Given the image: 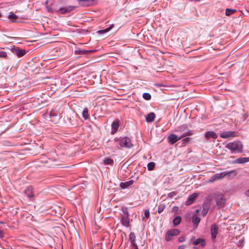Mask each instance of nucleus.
I'll use <instances>...</instances> for the list:
<instances>
[{"mask_svg": "<svg viewBox=\"0 0 249 249\" xmlns=\"http://www.w3.org/2000/svg\"><path fill=\"white\" fill-rule=\"evenodd\" d=\"M226 148L231 150V153H241L242 152L243 145L239 141H234L229 142L225 146Z\"/></svg>", "mask_w": 249, "mask_h": 249, "instance_id": "nucleus-1", "label": "nucleus"}, {"mask_svg": "<svg viewBox=\"0 0 249 249\" xmlns=\"http://www.w3.org/2000/svg\"><path fill=\"white\" fill-rule=\"evenodd\" d=\"M176 132L180 134L179 137L181 139L192 135L191 130H190L185 124L182 125L178 127V129L176 130Z\"/></svg>", "mask_w": 249, "mask_h": 249, "instance_id": "nucleus-2", "label": "nucleus"}, {"mask_svg": "<svg viewBox=\"0 0 249 249\" xmlns=\"http://www.w3.org/2000/svg\"><path fill=\"white\" fill-rule=\"evenodd\" d=\"M115 142H119V144L122 147H125L126 148H130L133 146V144L131 142L130 139L126 137L121 139L115 138L114 140Z\"/></svg>", "mask_w": 249, "mask_h": 249, "instance_id": "nucleus-3", "label": "nucleus"}, {"mask_svg": "<svg viewBox=\"0 0 249 249\" xmlns=\"http://www.w3.org/2000/svg\"><path fill=\"white\" fill-rule=\"evenodd\" d=\"M215 200L219 209L224 207L226 203V199L222 194H217L215 195Z\"/></svg>", "mask_w": 249, "mask_h": 249, "instance_id": "nucleus-4", "label": "nucleus"}, {"mask_svg": "<svg viewBox=\"0 0 249 249\" xmlns=\"http://www.w3.org/2000/svg\"><path fill=\"white\" fill-rule=\"evenodd\" d=\"M179 233V231L176 229L168 230L165 234V238L166 241H170L172 239L173 236L178 235Z\"/></svg>", "mask_w": 249, "mask_h": 249, "instance_id": "nucleus-5", "label": "nucleus"}, {"mask_svg": "<svg viewBox=\"0 0 249 249\" xmlns=\"http://www.w3.org/2000/svg\"><path fill=\"white\" fill-rule=\"evenodd\" d=\"M50 116L51 121L55 124H56L60 118V113L55 110H53L50 112Z\"/></svg>", "mask_w": 249, "mask_h": 249, "instance_id": "nucleus-6", "label": "nucleus"}, {"mask_svg": "<svg viewBox=\"0 0 249 249\" xmlns=\"http://www.w3.org/2000/svg\"><path fill=\"white\" fill-rule=\"evenodd\" d=\"M190 243L194 245H200L201 247H203L206 245L205 240L203 238H197L196 239L195 237H192L190 239Z\"/></svg>", "mask_w": 249, "mask_h": 249, "instance_id": "nucleus-7", "label": "nucleus"}, {"mask_svg": "<svg viewBox=\"0 0 249 249\" xmlns=\"http://www.w3.org/2000/svg\"><path fill=\"white\" fill-rule=\"evenodd\" d=\"M124 215L122 218L121 223L124 226L128 227L129 226V214L126 210H124Z\"/></svg>", "mask_w": 249, "mask_h": 249, "instance_id": "nucleus-8", "label": "nucleus"}, {"mask_svg": "<svg viewBox=\"0 0 249 249\" xmlns=\"http://www.w3.org/2000/svg\"><path fill=\"white\" fill-rule=\"evenodd\" d=\"M220 136L223 139H227L236 136L235 131H224L220 133Z\"/></svg>", "mask_w": 249, "mask_h": 249, "instance_id": "nucleus-9", "label": "nucleus"}, {"mask_svg": "<svg viewBox=\"0 0 249 249\" xmlns=\"http://www.w3.org/2000/svg\"><path fill=\"white\" fill-rule=\"evenodd\" d=\"M169 142L171 144H174L178 140L181 139L179 136L176 135L174 134H171L168 137Z\"/></svg>", "mask_w": 249, "mask_h": 249, "instance_id": "nucleus-10", "label": "nucleus"}, {"mask_svg": "<svg viewBox=\"0 0 249 249\" xmlns=\"http://www.w3.org/2000/svg\"><path fill=\"white\" fill-rule=\"evenodd\" d=\"M224 177H225V174H224V172L215 174L211 177L210 182H213L216 180L221 179Z\"/></svg>", "mask_w": 249, "mask_h": 249, "instance_id": "nucleus-11", "label": "nucleus"}, {"mask_svg": "<svg viewBox=\"0 0 249 249\" xmlns=\"http://www.w3.org/2000/svg\"><path fill=\"white\" fill-rule=\"evenodd\" d=\"M198 195L196 193H193L189 196L185 202L186 205H190L192 204L197 198Z\"/></svg>", "mask_w": 249, "mask_h": 249, "instance_id": "nucleus-12", "label": "nucleus"}, {"mask_svg": "<svg viewBox=\"0 0 249 249\" xmlns=\"http://www.w3.org/2000/svg\"><path fill=\"white\" fill-rule=\"evenodd\" d=\"M218 227L215 224H213L211 228V233L212 239H214L218 233Z\"/></svg>", "mask_w": 249, "mask_h": 249, "instance_id": "nucleus-13", "label": "nucleus"}, {"mask_svg": "<svg viewBox=\"0 0 249 249\" xmlns=\"http://www.w3.org/2000/svg\"><path fill=\"white\" fill-rule=\"evenodd\" d=\"M74 8L75 6H68L66 7L61 8L58 12L61 14H64L72 11Z\"/></svg>", "mask_w": 249, "mask_h": 249, "instance_id": "nucleus-14", "label": "nucleus"}, {"mask_svg": "<svg viewBox=\"0 0 249 249\" xmlns=\"http://www.w3.org/2000/svg\"><path fill=\"white\" fill-rule=\"evenodd\" d=\"M24 193L26 195V196L30 198L34 196L33 191V188L31 186L27 187L24 190Z\"/></svg>", "mask_w": 249, "mask_h": 249, "instance_id": "nucleus-15", "label": "nucleus"}, {"mask_svg": "<svg viewBox=\"0 0 249 249\" xmlns=\"http://www.w3.org/2000/svg\"><path fill=\"white\" fill-rule=\"evenodd\" d=\"M249 161V157L240 158L233 161V163L242 164Z\"/></svg>", "mask_w": 249, "mask_h": 249, "instance_id": "nucleus-16", "label": "nucleus"}, {"mask_svg": "<svg viewBox=\"0 0 249 249\" xmlns=\"http://www.w3.org/2000/svg\"><path fill=\"white\" fill-rule=\"evenodd\" d=\"M119 127V123L118 121H114L111 124V133L112 134H114L118 130Z\"/></svg>", "mask_w": 249, "mask_h": 249, "instance_id": "nucleus-17", "label": "nucleus"}, {"mask_svg": "<svg viewBox=\"0 0 249 249\" xmlns=\"http://www.w3.org/2000/svg\"><path fill=\"white\" fill-rule=\"evenodd\" d=\"M205 137L207 139L213 138L216 139L217 138V135L213 131H208L205 133Z\"/></svg>", "mask_w": 249, "mask_h": 249, "instance_id": "nucleus-18", "label": "nucleus"}, {"mask_svg": "<svg viewBox=\"0 0 249 249\" xmlns=\"http://www.w3.org/2000/svg\"><path fill=\"white\" fill-rule=\"evenodd\" d=\"M203 210L201 214L203 216H205L207 213L209 209V205L208 203H204L202 205Z\"/></svg>", "mask_w": 249, "mask_h": 249, "instance_id": "nucleus-19", "label": "nucleus"}, {"mask_svg": "<svg viewBox=\"0 0 249 249\" xmlns=\"http://www.w3.org/2000/svg\"><path fill=\"white\" fill-rule=\"evenodd\" d=\"M237 173L238 172L236 170H233L229 172H224V174H225V177L228 176L229 178H234L237 175Z\"/></svg>", "mask_w": 249, "mask_h": 249, "instance_id": "nucleus-20", "label": "nucleus"}, {"mask_svg": "<svg viewBox=\"0 0 249 249\" xmlns=\"http://www.w3.org/2000/svg\"><path fill=\"white\" fill-rule=\"evenodd\" d=\"M155 118V115L153 112H150L148 114L146 117V121L148 123H151L154 121Z\"/></svg>", "mask_w": 249, "mask_h": 249, "instance_id": "nucleus-21", "label": "nucleus"}, {"mask_svg": "<svg viewBox=\"0 0 249 249\" xmlns=\"http://www.w3.org/2000/svg\"><path fill=\"white\" fill-rule=\"evenodd\" d=\"M133 180H130L128 181H126L125 182H121V184H120V187H121V188L122 189H125L127 187H128V186H129L130 185H132L133 183Z\"/></svg>", "mask_w": 249, "mask_h": 249, "instance_id": "nucleus-22", "label": "nucleus"}, {"mask_svg": "<svg viewBox=\"0 0 249 249\" xmlns=\"http://www.w3.org/2000/svg\"><path fill=\"white\" fill-rule=\"evenodd\" d=\"M200 218L197 216L196 214H195L192 217V222L196 226V228L200 222Z\"/></svg>", "mask_w": 249, "mask_h": 249, "instance_id": "nucleus-23", "label": "nucleus"}, {"mask_svg": "<svg viewBox=\"0 0 249 249\" xmlns=\"http://www.w3.org/2000/svg\"><path fill=\"white\" fill-rule=\"evenodd\" d=\"M181 220V218L179 216H177L174 218L173 221V223L174 226H177L180 224Z\"/></svg>", "mask_w": 249, "mask_h": 249, "instance_id": "nucleus-24", "label": "nucleus"}, {"mask_svg": "<svg viewBox=\"0 0 249 249\" xmlns=\"http://www.w3.org/2000/svg\"><path fill=\"white\" fill-rule=\"evenodd\" d=\"M129 237L132 245H134V243H136V236L135 233L133 232H130Z\"/></svg>", "mask_w": 249, "mask_h": 249, "instance_id": "nucleus-25", "label": "nucleus"}, {"mask_svg": "<svg viewBox=\"0 0 249 249\" xmlns=\"http://www.w3.org/2000/svg\"><path fill=\"white\" fill-rule=\"evenodd\" d=\"M113 27H114V24H112L110 25V26L109 27H108L107 28L104 29V30H99L97 32L99 34H105V33H106L108 32V31H109Z\"/></svg>", "mask_w": 249, "mask_h": 249, "instance_id": "nucleus-26", "label": "nucleus"}, {"mask_svg": "<svg viewBox=\"0 0 249 249\" xmlns=\"http://www.w3.org/2000/svg\"><path fill=\"white\" fill-rule=\"evenodd\" d=\"M82 116L85 120H87V119H88L89 114L88 113V108L86 107L84 109V110L82 112Z\"/></svg>", "mask_w": 249, "mask_h": 249, "instance_id": "nucleus-27", "label": "nucleus"}, {"mask_svg": "<svg viewBox=\"0 0 249 249\" xmlns=\"http://www.w3.org/2000/svg\"><path fill=\"white\" fill-rule=\"evenodd\" d=\"M16 53L18 57H21L25 54V51L24 50H18Z\"/></svg>", "mask_w": 249, "mask_h": 249, "instance_id": "nucleus-28", "label": "nucleus"}, {"mask_svg": "<svg viewBox=\"0 0 249 249\" xmlns=\"http://www.w3.org/2000/svg\"><path fill=\"white\" fill-rule=\"evenodd\" d=\"M235 12L236 10L235 9H226L225 14L226 16H229L234 13Z\"/></svg>", "mask_w": 249, "mask_h": 249, "instance_id": "nucleus-29", "label": "nucleus"}, {"mask_svg": "<svg viewBox=\"0 0 249 249\" xmlns=\"http://www.w3.org/2000/svg\"><path fill=\"white\" fill-rule=\"evenodd\" d=\"M155 165V163L154 162H150L147 164V168L149 171L153 170Z\"/></svg>", "mask_w": 249, "mask_h": 249, "instance_id": "nucleus-30", "label": "nucleus"}, {"mask_svg": "<svg viewBox=\"0 0 249 249\" xmlns=\"http://www.w3.org/2000/svg\"><path fill=\"white\" fill-rule=\"evenodd\" d=\"M165 208V205L163 204H160L158 206V213H161L164 210Z\"/></svg>", "mask_w": 249, "mask_h": 249, "instance_id": "nucleus-31", "label": "nucleus"}, {"mask_svg": "<svg viewBox=\"0 0 249 249\" xmlns=\"http://www.w3.org/2000/svg\"><path fill=\"white\" fill-rule=\"evenodd\" d=\"M142 97L144 99L146 100H149L151 98V95L148 93H144L142 95Z\"/></svg>", "mask_w": 249, "mask_h": 249, "instance_id": "nucleus-32", "label": "nucleus"}, {"mask_svg": "<svg viewBox=\"0 0 249 249\" xmlns=\"http://www.w3.org/2000/svg\"><path fill=\"white\" fill-rule=\"evenodd\" d=\"M104 162H105V164H106V165L111 164L113 163V161L111 159L107 158V159H105Z\"/></svg>", "mask_w": 249, "mask_h": 249, "instance_id": "nucleus-33", "label": "nucleus"}, {"mask_svg": "<svg viewBox=\"0 0 249 249\" xmlns=\"http://www.w3.org/2000/svg\"><path fill=\"white\" fill-rule=\"evenodd\" d=\"M0 57L8 58L7 53L3 51H0Z\"/></svg>", "mask_w": 249, "mask_h": 249, "instance_id": "nucleus-34", "label": "nucleus"}, {"mask_svg": "<svg viewBox=\"0 0 249 249\" xmlns=\"http://www.w3.org/2000/svg\"><path fill=\"white\" fill-rule=\"evenodd\" d=\"M81 2H82V5L85 6H88L90 4L89 0H81Z\"/></svg>", "mask_w": 249, "mask_h": 249, "instance_id": "nucleus-35", "label": "nucleus"}, {"mask_svg": "<svg viewBox=\"0 0 249 249\" xmlns=\"http://www.w3.org/2000/svg\"><path fill=\"white\" fill-rule=\"evenodd\" d=\"M8 18H10V19H16L18 17L15 14H14L13 13L11 12L9 13Z\"/></svg>", "mask_w": 249, "mask_h": 249, "instance_id": "nucleus-36", "label": "nucleus"}, {"mask_svg": "<svg viewBox=\"0 0 249 249\" xmlns=\"http://www.w3.org/2000/svg\"><path fill=\"white\" fill-rule=\"evenodd\" d=\"M190 138L188 137V138H186L185 139H183L182 140V144H186L188 143L189 142H190Z\"/></svg>", "mask_w": 249, "mask_h": 249, "instance_id": "nucleus-37", "label": "nucleus"}, {"mask_svg": "<svg viewBox=\"0 0 249 249\" xmlns=\"http://www.w3.org/2000/svg\"><path fill=\"white\" fill-rule=\"evenodd\" d=\"M177 193L176 192L173 191L168 194V197L172 198L177 195Z\"/></svg>", "mask_w": 249, "mask_h": 249, "instance_id": "nucleus-38", "label": "nucleus"}, {"mask_svg": "<svg viewBox=\"0 0 249 249\" xmlns=\"http://www.w3.org/2000/svg\"><path fill=\"white\" fill-rule=\"evenodd\" d=\"M144 216L147 218H148L149 217L150 212H149V211L148 210H146L145 211V212H144Z\"/></svg>", "mask_w": 249, "mask_h": 249, "instance_id": "nucleus-39", "label": "nucleus"}, {"mask_svg": "<svg viewBox=\"0 0 249 249\" xmlns=\"http://www.w3.org/2000/svg\"><path fill=\"white\" fill-rule=\"evenodd\" d=\"M185 237H184V236L180 237L178 238V241L180 242H184L185 241Z\"/></svg>", "mask_w": 249, "mask_h": 249, "instance_id": "nucleus-40", "label": "nucleus"}, {"mask_svg": "<svg viewBox=\"0 0 249 249\" xmlns=\"http://www.w3.org/2000/svg\"><path fill=\"white\" fill-rule=\"evenodd\" d=\"M86 51H75V53H77V54H80V53H86Z\"/></svg>", "mask_w": 249, "mask_h": 249, "instance_id": "nucleus-41", "label": "nucleus"}, {"mask_svg": "<svg viewBox=\"0 0 249 249\" xmlns=\"http://www.w3.org/2000/svg\"><path fill=\"white\" fill-rule=\"evenodd\" d=\"M3 236V231L0 229V238H2Z\"/></svg>", "mask_w": 249, "mask_h": 249, "instance_id": "nucleus-42", "label": "nucleus"}, {"mask_svg": "<svg viewBox=\"0 0 249 249\" xmlns=\"http://www.w3.org/2000/svg\"><path fill=\"white\" fill-rule=\"evenodd\" d=\"M185 247V245H181L178 247V249H184Z\"/></svg>", "mask_w": 249, "mask_h": 249, "instance_id": "nucleus-43", "label": "nucleus"}, {"mask_svg": "<svg viewBox=\"0 0 249 249\" xmlns=\"http://www.w3.org/2000/svg\"><path fill=\"white\" fill-rule=\"evenodd\" d=\"M245 194L246 196L249 197V189L248 190H247V191H246Z\"/></svg>", "mask_w": 249, "mask_h": 249, "instance_id": "nucleus-44", "label": "nucleus"}, {"mask_svg": "<svg viewBox=\"0 0 249 249\" xmlns=\"http://www.w3.org/2000/svg\"><path fill=\"white\" fill-rule=\"evenodd\" d=\"M132 245L135 248V249H138V246L137 245V244L136 243H134V245Z\"/></svg>", "mask_w": 249, "mask_h": 249, "instance_id": "nucleus-45", "label": "nucleus"}, {"mask_svg": "<svg viewBox=\"0 0 249 249\" xmlns=\"http://www.w3.org/2000/svg\"><path fill=\"white\" fill-rule=\"evenodd\" d=\"M199 212V210H198V209L196 210V214H195L197 215V214Z\"/></svg>", "mask_w": 249, "mask_h": 249, "instance_id": "nucleus-46", "label": "nucleus"}]
</instances>
